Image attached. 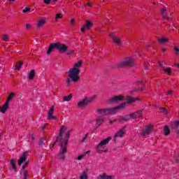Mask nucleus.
Here are the masks:
<instances>
[{
  "instance_id": "nucleus-1",
  "label": "nucleus",
  "mask_w": 179,
  "mask_h": 179,
  "mask_svg": "<svg viewBox=\"0 0 179 179\" xmlns=\"http://www.w3.org/2000/svg\"><path fill=\"white\" fill-rule=\"evenodd\" d=\"M65 131H66V127H65V126H62L60 128V133L57 136L56 141L55 142V143H57V142H60L61 148L59 156L62 162L65 160V155L66 154V145H68V139H69L71 132V130L66 131L64 138L63 136Z\"/></svg>"
},
{
  "instance_id": "nucleus-2",
  "label": "nucleus",
  "mask_w": 179,
  "mask_h": 179,
  "mask_svg": "<svg viewBox=\"0 0 179 179\" xmlns=\"http://www.w3.org/2000/svg\"><path fill=\"white\" fill-rule=\"evenodd\" d=\"M125 103H122L121 106L112 108H106V109H97V113L99 115H108V114H115V111L117 110H120V108H124L125 107Z\"/></svg>"
},
{
  "instance_id": "nucleus-3",
  "label": "nucleus",
  "mask_w": 179,
  "mask_h": 179,
  "mask_svg": "<svg viewBox=\"0 0 179 179\" xmlns=\"http://www.w3.org/2000/svg\"><path fill=\"white\" fill-rule=\"evenodd\" d=\"M80 73V70L78 68H73L69 70V78L73 80V82H78L80 77L79 74Z\"/></svg>"
},
{
  "instance_id": "nucleus-4",
  "label": "nucleus",
  "mask_w": 179,
  "mask_h": 179,
  "mask_svg": "<svg viewBox=\"0 0 179 179\" xmlns=\"http://www.w3.org/2000/svg\"><path fill=\"white\" fill-rule=\"evenodd\" d=\"M110 139L111 136H108L106 139H104L99 143L96 147V151L98 153H104L107 152V148H106V146H107V143L110 142Z\"/></svg>"
},
{
  "instance_id": "nucleus-5",
  "label": "nucleus",
  "mask_w": 179,
  "mask_h": 179,
  "mask_svg": "<svg viewBox=\"0 0 179 179\" xmlns=\"http://www.w3.org/2000/svg\"><path fill=\"white\" fill-rule=\"evenodd\" d=\"M96 95H94L90 98L85 97L84 99L79 101L78 103V107H79V108H85V107H86L89 103H92V101H93V100H96Z\"/></svg>"
},
{
  "instance_id": "nucleus-6",
  "label": "nucleus",
  "mask_w": 179,
  "mask_h": 179,
  "mask_svg": "<svg viewBox=\"0 0 179 179\" xmlns=\"http://www.w3.org/2000/svg\"><path fill=\"white\" fill-rule=\"evenodd\" d=\"M134 65H135V60L132 57H127L117 64V67L123 68V66H134Z\"/></svg>"
},
{
  "instance_id": "nucleus-7",
  "label": "nucleus",
  "mask_w": 179,
  "mask_h": 179,
  "mask_svg": "<svg viewBox=\"0 0 179 179\" xmlns=\"http://www.w3.org/2000/svg\"><path fill=\"white\" fill-rule=\"evenodd\" d=\"M153 132V127L152 126H147L145 129L141 132V136H146V135H150Z\"/></svg>"
},
{
  "instance_id": "nucleus-8",
  "label": "nucleus",
  "mask_w": 179,
  "mask_h": 179,
  "mask_svg": "<svg viewBox=\"0 0 179 179\" xmlns=\"http://www.w3.org/2000/svg\"><path fill=\"white\" fill-rule=\"evenodd\" d=\"M57 50H58L59 52H66V51H68V46L65 44L57 43Z\"/></svg>"
},
{
  "instance_id": "nucleus-9",
  "label": "nucleus",
  "mask_w": 179,
  "mask_h": 179,
  "mask_svg": "<svg viewBox=\"0 0 179 179\" xmlns=\"http://www.w3.org/2000/svg\"><path fill=\"white\" fill-rule=\"evenodd\" d=\"M110 36L111 37L113 43L116 44L117 45H122V41H121V39L120 38L114 36V33H110Z\"/></svg>"
},
{
  "instance_id": "nucleus-10",
  "label": "nucleus",
  "mask_w": 179,
  "mask_h": 179,
  "mask_svg": "<svg viewBox=\"0 0 179 179\" xmlns=\"http://www.w3.org/2000/svg\"><path fill=\"white\" fill-rule=\"evenodd\" d=\"M161 13L164 19H173L171 14L165 8L161 10Z\"/></svg>"
},
{
  "instance_id": "nucleus-11",
  "label": "nucleus",
  "mask_w": 179,
  "mask_h": 179,
  "mask_svg": "<svg viewBox=\"0 0 179 179\" xmlns=\"http://www.w3.org/2000/svg\"><path fill=\"white\" fill-rule=\"evenodd\" d=\"M125 134V128L119 130L114 136V141H117V138H122Z\"/></svg>"
},
{
  "instance_id": "nucleus-12",
  "label": "nucleus",
  "mask_w": 179,
  "mask_h": 179,
  "mask_svg": "<svg viewBox=\"0 0 179 179\" xmlns=\"http://www.w3.org/2000/svg\"><path fill=\"white\" fill-rule=\"evenodd\" d=\"M122 99H123L122 96H116L108 100V103H118V101H121Z\"/></svg>"
},
{
  "instance_id": "nucleus-13",
  "label": "nucleus",
  "mask_w": 179,
  "mask_h": 179,
  "mask_svg": "<svg viewBox=\"0 0 179 179\" xmlns=\"http://www.w3.org/2000/svg\"><path fill=\"white\" fill-rule=\"evenodd\" d=\"M92 26V22L87 20L85 24L80 29L82 33H83L85 30H89Z\"/></svg>"
},
{
  "instance_id": "nucleus-14",
  "label": "nucleus",
  "mask_w": 179,
  "mask_h": 179,
  "mask_svg": "<svg viewBox=\"0 0 179 179\" xmlns=\"http://www.w3.org/2000/svg\"><path fill=\"white\" fill-rule=\"evenodd\" d=\"M159 68L162 69V70L165 72V73H166L169 76H171V68L168 67L166 69H164L163 67V62H159Z\"/></svg>"
},
{
  "instance_id": "nucleus-15",
  "label": "nucleus",
  "mask_w": 179,
  "mask_h": 179,
  "mask_svg": "<svg viewBox=\"0 0 179 179\" xmlns=\"http://www.w3.org/2000/svg\"><path fill=\"white\" fill-rule=\"evenodd\" d=\"M27 155H29V152H25L22 154V157L20 158V159L18 160V164L19 166L22 165V163H23V162H26V159L27 157Z\"/></svg>"
},
{
  "instance_id": "nucleus-16",
  "label": "nucleus",
  "mask_w": 179,
  "mask_h": 179,
  "mask_svg": "<svg viewBox=\"0 0 179 179\" xmlns=\"http://www.w3.org/2000/svg\"><path fill=\"white\" fill-rule=\"evenodd\" d=\"M130 115H131V118H133V120H135L136 118H141V117H143L142 110L131 113Z\"/></svg>"
},
{
  "instance_id": "nucleus-17",
  "label": "nucleus",
  "mask_w": 179,
  "mask_h": 179,
  "mask_svg": "<svg viewBox=\"0 0 179 179\" xmlns=\"http://www.w3.org/2000/svg\"><path fill=\"white\" fill-rule=\"evenodd\" d=\"M45 22H47V19L45 18L39 19L36 23V27L38 28L43 27V26L45 24Z\"/></svg>"
},
{
  "instance_id": "nucleus-18",
  "label": "nucleus",
  "mask_w": 179,
  "mask_h": 179,
  "mask_svg": "<svg viewBox=\"0 0 179 179\" xmlns=\"http://www.w3.org/2000/svg\"><path fill=\"white\" fill-rule=\"evenodd\" d=\"M54 114V106H52L48 112V120H57V118L52 115Z\"/></svg>"
},
{
  "instance_id": "nucleus-19",
  "label": "nucleus",
  "mask_w": 179,
  "mask_h": 179,
  "mask_svg": "<svg viewBox=\"0 0 179 179\" xmlns=\"http://www.w3.org/2000/svg\"><path fill=\"white\" fill-rule=\"evenodd\" d=\"M53 50H57V43H51L49 45V48H48V51H47V54L49 55V54H51V52H52Z\"/></svg>"
},
{
  "instance_id": "nucleus-20",
  "label": "nucleus",
  "mask_w": 179,
  "mask_h": 179,
  "mask_svg": "<svg viewBox=\"0 0 179 179\" xmlns=\"http://www.w3.org/2000/svg\"><path fill=\"white\" fill-rule=\"evenodd\" d=\"M8 108H9V103L5 102L3 106L0 107V111L2 113V114H5Z\"/></svg>"
},
{
  "instance_id": "nucleus-21",
  "label": "nucleus",
  "mask_w": 179,
  "mask_h": 179,
  "mask_svg": "<svg viewBox=\"0 0 179 179\" xmlns=\"http://www.w3.org/2000/svg\"><path fill=\"white\" fill-rule=\"evenodd\" d=\"M103 122H104V118L98 117L95 120V127H96V128H99V127H100V125H101Z\"/></svg>"
},
{
  "instance_id": "nucleus-22",
  "label": "nucleus",
  "mask_w": 179,
  "mask_h": 179,
  "mask_svg": "<svg viewBox=\"0 0 179 179\" xmlns=\"http://www.w3.org/2000/svg\"><path fill=\"white\" fill-rule=\"evenodd\" d=\"M131 118H132V116L131 115V114L127 115L126 116H123V117H120L119 119V122H124L129 121V120H131Z\"/></svg>"
},
{
  "instance_id": "nucleus-23",
  "label": "nucleus",
  "mask_w": 179,
  "mask_h": 179,
  "mask_svg": "<svg viewBox=\"0 0 179 179\" xmlns=\"http://www.w3.org/2000/svg\"><path fill=\"white\" fill-rule=\"evenodd\" d=\"M126 100H127V103H134L135 101H137L138 100H139V99H138V98H132V97H131L129 96H127L126 97Z\"/></svg>"
},
{
  "instance_id": "nucleus-24",
  "label": "nucleus",
  "mask_w": 179,
  "mask_h": 179,
  "mask_svg": "<svg viewBox=\"0 0 179 179\" xmlns=\"http://www.w3.org/2000/svg\"><path fill=\"white\" fill-rule=\"evenodd\" d=\"M98 179H114V176H107V174L103 173L99 176Z\"/></svg>"
},
{
  "instance_id": "nucleus-25",
  "label": "nucleus",
  "mask_w": 179,
  "mask_h": 179,
  "mask_svg": "<svg viewBox=\"0 0 179 179\" xmlns=\"http://www.w3.org/2000/svg\"><path fill=\"white\" fill-rule=\"evenodd\" d=\"M34 76H36V71H34V70H31L28 74V79H29V80H32V79H34Z\"/></svg>"
},
{
  "instance_id": "nucleus-26",
  "label": "nucleus",
  "mask_w": 179,
  "mask_h": 179,
  "mask_svg": "<svg viewBox=\"0 0 179 179\" xmlns=\"http://www.w3.org/2000/svg\"><path fill=\"white\" fill-rule=\"evenodd\" d=\"M80 179H88L89 177L87 176V170L84 171L82 175L80 176Z\"/></svg>"
},
{
  "instance_id": "nucleus-27",
  "label": "nucleus",
  "mask_w": 179,
  "mask_h": 179,
  "mask_svg": "<svg viewBox=\"0 0 179 179\" xmlns=\"http://www.w3.org/2000/svg\"><path fill=\"white\" fill-rule=\"evenodd\" d=\"M10 165L12 166V168L13 169V170H15V171H16L17 169H16V161H15V159H11L10 161Z\"/></svg>"
},
{
  "instance_id": "nucleus-28",
  "label": "nucleus",
  "mask_w": 179,
  "mask_h": 179,
  "mask_svg": "<svg viewBox=\"0 0 179 179\" xmlns=\"http://www.w3.org/2000/svg\"><path fill=\"white\" fill-rule=\"evenodd\" d=\"M159 44H164V43H167L169 41V38H161L158 39Z\"/></svg>"
},
{
  "instance_id": "nucleus-29",
  "label": "nucleus",
  "mask_w": 179,
  "mask_h": 179,
  "mask_svg": "<svg viewBox=\"0 0 179 179\" xmlns=\"http://www.w3.org/2000/svg\"><path fill=\"white\" fill-rule=\"evenodd\" d=\"M179 125V120L178 121H176V122H173L171 124V128H173V129H176V128H177Z\"/></svg>"
},
{
  "instance_id": "nucleus-30",
  "label": "nucleus",
  "mask_w": 179,
  "mask_h": 179,
  "mask_svg": "<svg viewBox=\"0 0 179 179\" xmlns=\"http://www.w3.org/2000/svg\"><path fill=\"white\" fill-rule=\"evenodd\" d=\"M82 64H83V62L82 60H80L78 62H77L74 64L73 68H77V69H79V68H80V66H82Z\"/></svg>"
},
{
  "instance_id": "nucleus-31",
  "label": "nucleus",
  "mask_w": 179,
  "mask_h": 179,
  "mask_svg": "<svg viewBox=\"0 0 179 179\" xmlns=\"http://www.w3.org/2000/svg\"><path fill=\"white\" fill-rule=\"evenodd\" d=\"M164 135L167 136L170 134V129H169V127L165 126L164 127Z\"/></svg>"
},
{
  "instance_id": "nucleus-32",
  "label": "nucleus",
  "mask_w": 179,
  "mask_h": 179,
  "mask_svg": "<svg viewBox=\"0 0 179 179\" xmlns=\"http://www.w3.org/2000/svg\"><path fill=\"white\" fill-rule=\"evenodd\" d=\"M15 97V93L12 92L7 98L6 102H9L10 101L11 99H13Z\"/></svg>"
},
{
  "instance_id": "nucleus-33",
  "label": "nucleus",
  "mask_w": 179,
  "mask_h": 179,
  "mask_svg": "<svg viewBox=\"0 0 179 179\" xmlns=\"http://www.w3.org/2000/svg\"><path fill=\"white\" fill-rule=\"evenodd\" d=\"M22 65H23V62H22L17 63L15 65V69H17V71H20V69H22Z\"/></svg>"
},
{
  "instance_id": "nucleus-34",
  "label": "nucleus",
  "mask_w": 179,
  "mask_h": 179,
  "mask_svg": "<svg viewBox=\"0 0 179 179\" xmlns=\"http://www.w3.org/2000/svg\"><path fill=\"white\" fill-rule=\"evenodd\" d=\"M71 99H72V95L69 94V96L64 97V101H71Z\"/></svg>"
},
{
  "instance_id": "nucleus-35",
  "label": "nucleus",
  "mask_w": 179,
  "mask_h": 179,
  "mask_svg": "<svg viewBox=\"0 0 179 179\" xmlns=\"http://www.w3.org/2000/svg\"><path fill=\"white\" fill-rule=\"evenodd\" d=\"M173 51L175 52V55H179V48L178 46L173 47Z\"/></svg>"
},
{
  "instance_id": "nucleus-36",
  "label": "nucleus",
  "mask_w": 179,
  "mask_h": 179,
  "mask_svg": "<svg viewBox=\"0 0 179 179\" xmlns=\"http://www.w3.org/2000/svg\"><path fill=\"white\" fill-rule=\"evenodd\" d=\"M72 78H68L66 80L67 86H71V83H72Z\"/></svg>"
},
{
  "instance_id": "nucleus-37",
  "label": "nucleus",
  "mask_w": 179,
  "mask_h": 179,
  "mask_svg": "<svg viewBox=\"0 0 179 179\" xmlns=\"http://www.w3.org/2000/svg\"><path fill=\"white\" fill-rule=\"evenodd\" d=\"M30 10H31V8L26 7L25 9L22 10V13H27Z\"/></svg>"
},
{
  "instance_id": "nucleus-38",
  "label": "nucleus",
  "mask_w": 179,
  "mask_h": 179,
  "mask_svg": "<svg viewBox=\"0 0 179 179\" xmlns=\"http://www.w3.org/2000/svg\"><path fill=\"white\" fill-rule=\"evenodd\" d=\"M62 17V14L57 13L56 14L55 20H58V19H61Z\"/></svg>"
},
{
  "instance_id": "nucleus-39",
  "label": "nucleus",
  "mask_w": 179,
  "mask_h": 179,
  "mask_svg": "<svg viewBox=\"0 0 179 179\" xmlns=\"http://www.w3.org/2000/svg\"><path fill=\"white\" fill-rule=\"evenodd\" d=\"M161 111L162 113H164V114H169V111L167 110V109H166V108H161Z\"/></svg>"
},
{
  "instance_id": "nucleus-40",
  "label": "nucleus",
  "mask_w": 179,
  "mask_h": 179,
  "mask_svg": "<svg viewBox=\"0 0 179 179\" xmlns=\"http://www.w3.org/2000/svg\"><path fill=\"white\" fill-rule=\"evenodd\" d=\"M8 38H9V36H8V35H3V41H8Z\"/></svg>"
},
{
  "instance_id": "nucleus-41",
  "label": "nucleus",
  "mask_w": 179,
  "mask_h": 179,
  "mask_svg": "<svg viewBox=\"0 0 179 179\" xmlns=\"http://www.w3.org/2000/svg\"><path fill=\"white\" fill-rule=\"evenodd\" d=\"M83 157H85V155H79V156L77 157V160H82V159H83Z\"/></svg>"
},
{
  "instance_id": "nucleus-42",
  "label": "nucleus",
  "mask_w": 179,
  "mask_h": 179,
  "mask_svg": "<svg viewBox=\"0 0 179 179\" xmlns=\"http://www.w3.org/2000/svg\"><path fill=\"white\" fill-rule=\"evenodd\" d=\"M74 51L73 50H69L67 52V55H72L73 54Z\"/></svg>"
},
{
  "instance_id": "nucleus-43",
  "label": "nucleus",
  "mask_w": 179,
  "mask_h": 179,
  "mask_svg": "<svg viewBox=\"0 0 179 179\" xmlns=\"http://www.w3.org/2000/svg\"><path fill=\"white\" fill-rule=\"evenodd\" d=\"M44 3H46L47 5H48L49 3H50L51 0H43Z\"/></svg>"
},
{
  "instance_id": "nucleus-44",
  "label": "nucleus",
  "mask_w": 179,
  "mask_h": 179,
  "mask_svg": "<svg viewBox=\"0 0 179 179\" xmlns=\"http://www.w3.org/2000/svg\"><path fill=\"white\" fill-rule=\"evenodd\" d=\"M87 138V134H85V136L82 139L81 142H85V141H86Z\"/></svg>"
},
{
  "instance_id": "nucleus-45",
  "label": "nucleus",
  "mask_w": 179,
  "mask_h": 179,
  "mask_svg": "<svg viewBox=\"0 0 179 179\" xmlns=\"http://www.w3.org/2000/svg\"><path fill=\"white\" fill-rule=\"evenodd\" d=\"M39 145H44V139H41L40 140Z\"/></svg>"
},
{
  "instance_id": "nucleus-46",
  "label": "nucleus",
  "mask_w": 179,
  "mask_h": 179,
  "mask_svg": "<svg viewBox=\"0 0 179 179\" xmlns=\"http://www.w3.org/2000/svg\"><path fill=\"white\" fill-rule=\"evenodd\" d=\"M26 27L29 30V29H30V27H31V24H27Z\"/></svg>"
},
{
  "instance_id": "nucleus-47",
  "label": "nucleus",
  "mask_w": 179,
  "mask_h": 179,
  "mask_svg": "<svg viewBox=\"0 0 179 179\" xmlns=\"http://www.w3.org/2000/svg\"><path fill=\"white\" fill-rule=\"evenodd\" d=\"M87 6H89L90 8L92 7V3L88 2V3H87Z\"/></svg>"
},
{
  "instance_id": "nucleus-48",
  "label": "nucleus",
  "mask_w": 179,
  "mask_h": 179,
  "mask_svg": "<svg viewBox=\"0 0 179 179\" xmlns=\"http://www.w3.org/2000/svg\"><path fill=\"white\" fill-rule=\"evenodd\" d=\"M71 24H72L73 26L75 25V20H71Z\"/></svg>"
},
{
  "instance_id": "nucleus-49",
  "label": "nucleus",
  "mask_w": 179,
  "mask_h": 179,
  "mask_svg": "<svg viewBox=\"0 0 179 179\" xmlns=\"http://www.w3.org/2000/svg\"><path fill=\"white\" fill-rule=\"evenodd\" d=\"M117 120H110L109 121V124H112L113 122H115Z\"/></svg>"
},
{
  "instance_id": "nucleus-50",
  "label": "nucleus",
  "mask_w": 179,
  "mask_h": 179,
  "mask_svg": "<svg viewBox=\"0 0 179 179\" xmlns=\"http://www.w3.org/2000/svg\"><path fill=\"white\" fill-rule=\"evenodd\" d=\"M46 129H47V127H45V125H44V126L42 127V131H45Z\"/></svg>"
},
{
  "instance_id": "nucleus-51",
  "label": "nucleus",
  "mask_w": 179,
  "mask_h": 179,
  "mask_svg": "<svg viewBox=\"0 0 179 179\" xmlns=\"http://www.w3.org/2000/svg\"><path fill=\"white\" fill-rule=\"evenodd\" d=\"M173 94V91H168L167 94L170 95Z\"/></svg>"
},
{
  "instance_id": "nucleus-52",
  "label": "nucleus",
  "mask_w": 179,
  "mask_h": 179,
  "mask_svg": "<svg viewBox=\"0 0 179 179\" xmlns=\"http://www.w3.org/2000/svg\"><path fill=\"white\" fill-rule=\"evenodd\" d=\"M174 66H178V68H179V63L178 64H175Z\"/></svg>"
},
{
  "instance_id": "nucleus-53",
  "label": "nucleus",
  "mask_w": 179,
  "mask_h": 179,
  "mask_svg": "<svg viewBox=\"0 0 179 179\" xmlns=\"http://www.w3.org/2000/svg\"><path fill=\"white\" fill-rule=\"evenodd\" d=\"M31 139L32 141H34V137L33 136H31Z\"/></svg>"
},
{
  "instance_id": "nucleus-54",
  "label": "nucleus",
  "mask_w": 179,
  "mask_h": 179,
  "mask_svg": "<svg viewBox=\"0 0 179 179\" xmlns=\"http://www.w3.org/2000/svg\"><path fill=\"white\" fill-rule=\"evenodd\" d=\"M142 82V80L138 81L137 82V85H141V83Z\"/></svg>"
},
{
  "instance_id": "nucleus-55",
  "label": "nucleus",
  "mask_w": 179,
  "mask_h": 179,
  "mask_svg": "<svg viewBox=\"0 0 179 179\" xmlns=\"http://www.w3.org/2000/svg\"><path fill=\"white\" fill-rule=\"evenodd\" d=\"M89 153H90V151H87V152H85V155H89Z\"/></svg>"
},
{
  "instance_id": "nucleus-56",
  "label": "nucleus",
  "mask_w": 179,
  "mask_h": 179,
  "mask_svg": "<svg viewBox=\"0 0 179 179\" xmlns=\"http://www.w3.org/2000/svg\"><path fill=\"white\" fill-rule=\"evenodd\" d=\"M9 2H15V0H8Z\"/></svg>"
},
{
  "instance_id": "nucleus-57",
  "label": "nucleus",
  "mask_w": 179,
  "mask_h": 179,
  "mask_svg": "<svg viewBox=\"0 0 179 179\" xmlns=\"http://www.w3.org/2000/svg\"><path fill=\"white\" fill-rule=\"evenodd\" d=\"M162 52H166V49L163 48V49H162Z\"/></svg>"
},
{
  "instance_id": "nucleus-58",
  "label": "nucleus",
  "mask_w": 179,
  "mask_h": 179,
  "mask_svg": "<svg viewBox=\"0 0 179 179\" xmlns=\"http://www.w3.org/2000/svg\"><path fill=\"white\" fill-rule=\"evenodd\" d=\"M143 89H145V87H142L140 90H143Z\"/></svg>"
},
{
  "instance_id": "nucleus-59",
  "label": "nucleus",
  "mask_w": 179,
  "mask_h": 179,
  "mask_svg": "<svg viewBox=\"0 0 179 179\" xmlns=\"http://www.w3.org/2000/svg\"><path fill=\"white\" fill-rule=\"evenodd\" d=\"M170 26H173V24H170Z\"/></svg>"
},
{
  "instance_id": "nucleus-60",
  "label": "nucleus",
  "mask_w": 179,
  "mask_h": 179,
  "mask_svg": "<svg viewBox=\"0 0 179 179\" xmlns=\"http://www.w3.org/2000/svg\"><path fill=\"white\" fill-rule=\"evenodd\" d=\"M24 167H25L24 166H22V169H24Z\"/></svg>"
},
{
  "instance_id": "nucleus-61",
  "label": "nucleus",
  "mask_w": 179,
  "mask_h": 179,
  "mask_svg": "<svg viewBox=\"0 0 179 179\" xmlns=\"http://www.w3.org/2000/svg\"><path fill=\"white\" fill-rule=\"evenodd\" d=\"M57 0H54V2H55Z\"/></svg>"
},
{
  "instance_id": "nucleus-62",
  "label": "nucleus",
  "mask_w": 179,
  "mask_h": 179,
  "mask_svg": "<svg viewBox=\"0 0 179 179\" xmlns=\"http://www.w3.org/2000/svg\"><path fill=\"white\" fill-rule=\"evenodd\" d=\"M25 166H27V164H26Z\"/></svg>"
},
{
  "instance_id": "nucleus-63",
  "label": "nucleus",
  "mask_w": 179,
  "mask_h": 179,
  "mask_svg": "<svg viewBox=\"0 0 179 179\" xmlns=\"http://www.w3.org/2000/svg\"><path fill=\"white\" fill-rule=\"evenodd\" d=\"M0 141H1V136H0Z\"/></svg>"
}]
</instances>
